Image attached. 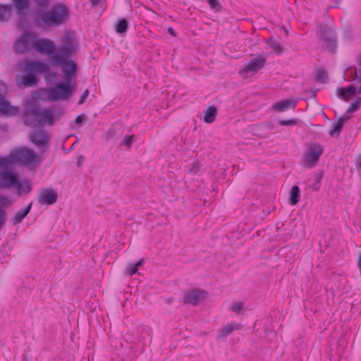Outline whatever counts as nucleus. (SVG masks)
<instances>
[{"mask_svg": "<svg viewBox=\"0 0 361 361\" xmlns=\"http://www.w3.org/2000/svg\"><path fill=\"white\" fill-rule=\"evenodd\" d=\"M81 163H82V160H81V159H80V160H78V162H77V165H78V166H80V165L81 164Z\"/></svg>", "mask_w": 361, "mask_h": 361, "instance_id": "nucleus-51", "label": "nucleus"}, {"mask_svg": "<svg viewBox=\"0 0 361 361\" xmlns=\"http://www.w3.org/2000/svg\"><path fill=\"white\" fill-rule=\"evenodd\" d=\"M143 264V259L140 260L135 264H128L126 269L128 271V274L130 276L135 274L138 268Z\"/></svg>", "mask_w": 361, "mask_h": 361, "instance_id": "nucleus-28", "label": "nucleus"}, {"mask_svg": "<svg viewBox=\"0 0 361 361\" xmlns=\"http://www.w3.org/2000/svg\"><path fill=\"white\" fill-rule=\"evenodd\" d=\"M323 153V148L319 144H312L309 148V152L305 155V166L312 167L318 161Z\"/></svg>", "mask_w": 361, "mask_h": 361, "instance_id": "nucleus-8", "label": "nucleus"}, {"mask_svg": "<svg viewBox=\"0 0 361 361\" xmlns=\"http://www.w3.org/2000/svg\"><path fill=\"white\" fill-rule=\"evenodd\" d=\"M58 193L56 190L49 188H42L40 190L37 197V202L40 204L51 205L56 202Z\"/></svg>", "mask_w": 361, "mask_h": 361, "instance_id": "nucleus-9", "label": "nucleus"}, {"mask_svg": "<svg viewBox=\"0 0 361 361\" xmlns=\"http://www.w3.org/2000/svg\"><path fill=\"white\" fill-rule=\"evenodd\" d=\"M361 106V97H357L350 104L348 109L347 110V113L349 112H355L359 109Z\"/></svg>", "mask_w": 361, "mask_h": 361, "instance_id": "nucleus-30", "label": "nucleus"}, {"mask_svg": "<svg viewBox=\"0 0 361 361\" xmlns=\"http://www.w3.org/2000/svg\"><path fill=\"white\" fill-rule=\"evenodd\" d=\"M38 159V155L32 149L23 147L8 157H0V168L11 169L15 163L28 166L35 164Z\"/></svg>", "mask_w": 361, "mask_h": 361, "instance_id": "nucleus-4", "label": "nucleus"}, {"mask_svg": "<svg viewBox=\"0 0 361 361\" xmlns=\"http://www.w3.org/2000/svg\"><path fill=\"white\" fill-rule=\"evenodd\" d=\"M0 171V188L9 189L16 184L18 176L9 169Z\"/></svg>", "mask_w": 361, "mask_h": 361, "instance_id": "nucleus-10", "label": "nucleus"}, {"mask_svg": "<svg viewBox=\"0 0 361 361\" xmlns=\"http://www.w3.org/2000/svg\"><path fill=\"white\" fill-rule=\"evenodd\" d=\"M342 0H334V7H337Z\"/></svg>", "mask_w": 361, "mask_h": 361, "instance_id": "nucleus-47", "label": "nucleus"}, {"mask_svg": "<svg viewBox=\"0 0 361 361\" xmlns=\"http://www.w3.org/2000/svg\"><path fill=\"white\" fill-rule=\"evenodd\" d=\"M241 328V324L238 323H231L223 327L219 331V336L221 338L226 337L231 334L235 330H238Z\"/></svg>", "mask_w": 361, "mask_h": 361, "instance_id": "nucleus-21", "label": "nucleus"}, {"mask_svg": "<svg viewBox=\"0 0 361 361\" xmlns=\"http://www.w3.org/2000/svg\"><path fill=\"white\" fill-rule=\"evenodd\" d=\"M93 6L98 5L100 0H90Z\"/></svg>", "mask_w": 361, "mask_h": 361, "instance_id": "nucleus-46", "label": "nucleus"}, {"mask_svg": "<svg viewBox=\"0 0 361 361\" xmlns=\"http://www.w3.org/2000/svg\"><path fill=\"white\" fill-rule=\"evenodd\" d=\"M297 122L295 119L293 118H291V119H288V120H279V124L281 126H295L296 125Z\"/></svg>", "mask_w": 361, "mask_h": 361, "instance_id": "nucleus-35", "label": "nucleus"}, {"mask_svg": "<svg viewBox=\"0 0 361 361\" xmlns=\"http://www.w3.org/2000/svg\"><path fill=\"white\" fill-rule=\"evenodd\" d=\"M6 212L3 209L0 208V229L6 221Z\"/></svg>", "mask_w": 361, "mask_h": 361, "instance_id": "nucleus-37", "label": "nucleus"}, {"mask_svg": "<svg viewBox=\"0 0 361 361\" xmlns=\"http://www.w3.org/2000/svg\"><path fill=\"white\" fill-rule=\"evenodd\" d=\"M89 90H85L84 91V92L82 93V94L81 95L80 98V100L78 102V104H82L85 102V99H87V97H88L89 95Z\"/></svg>", "mask_w": 361, "mask_h": 361, "instance_id": "nucleus-39", "label": "nucleus"}, {"mask_svg": "<svg viewBox=\"0 0 361 361\" xmlns=\"http://www.w3.org/2000/svg\"><path fill=\"white\" fill-rule=\"evenodd\" d=\"M205 298V292L200 289H190L185 290L183 294V300L185 303L192 305H197L202 300Z\"/></svg>", "mask_w": 361, "mask_h": 361, "instance_id": "nucleus-11", "label": "nucleus"}, {"mask_svg": "<svg viewBox=\"0 0 361 361\" xmlns=\"http://www.w3.org/2000/svg\"><path fill=\"white\" fill-rule=\"evenodd\" d=\"M316 79L322 83H326L329 81V77L326 71L323 68H318L316 71Z\"/></svg>", "mask_w": 361, "mask_h": 361, "instance_id": "nucleus-27", "label": "nucleus"}, {"mask_svg": "<svg viewBox=\"0 0 361 361\" xmlns=\"http://www.w3.org/2000/svg\"><path fill=\"white\" fill-rule=\"evenodd\" d=\"M201 172V165L199 162L194 161L190 169V173L192 174H198Z\"/></svg>", "mask_w": 361, "mask_h": 361, "instance_id": "nucleus-32", "label": "nucleus"}, {"mask_svg": "<svg viewBox=\"0 0 361 361\" xmlns=\"http://www.w3.org/2000/svg\"><path fill=\"white\" fill-rule=\"evenodd\" d=\"M217 114V109L214 106H210L204 113V121L207 123L214 121Z\"/></svg>", "mask_w": 361, "mask_h": 361, "instance_id": "nucleus-23", "label": "nucleus"}, {"mask_svg": "<svg viewBox=\"0 0 361 361\" xmlns=\"http://www.w3.org/2000/svg\"><path fill=\"white\" fill-rule=\"evenodd\" d=\"M75 84L65 80L57 82L54 86L47 90L48 99L51 102L68 100L75 90Z\"/></svg>", "mask_w": 361, "mask_h": 361, "instance_id": "nucleus-6", "label": "nucleus"}, {"mask_svg": "<svg viewBox=\"0 0 361 361\" xmlns=\"http://www.w3.org/2000/svg\"><path fill=\"white\" fill-rule=\"evenodd\" d=\"M128 21L124 19V18H122L121 20H119L116 25V30L118 33H123L124 32H126L127 30V28H128Z\"/></svg>", "mask_w": 361, "mask_h": 361, "instance_id": "nucleus-29", "label": "nucleus"}, {"mask_svg": "<svg viewBox=\"0 0 361 361\" xmlns=\"http://www.w3.org/2000/svg\"><path fill=\"white\" fill-rule=\"evenodd\" d=\"M357 266L360 269H361V254L359 255Z\"/></svg>", "mask_w": 361, "mask_h": 361, "instance_id": "nucleus-48", "label": "nucleus"}, {"mask_svg": "<svg viewBox=\"0 0 361 361\" xmlns=\"http://www.w3.org/2000/svg\"><path fill=\"white\" fill-rule=\"evenodd\" d=\"M12 203V201L8 200L6 197L0 195V206L1 209L2 207L11 206Z\"/></svg>", "mask_w": 361, "mask_h": 361, "instance_id": "nucleus-34", "label": "nucleus"}, {"mask_svg": "<svg viewBox=\"0 0 361 361\" xmlns=\"http://www.w3.org/2000/svg\"><path fill=\"white\" fill-rule=\"evenodd\" d=\"M17 109L10 105V103L5 99V97L0 99V113L5 115H13Z\"/></svg>", "mask_w": 361, "mask_h": 361, "instance_id": "nucleus-19", "label": "nucleus"}, {"mask_svg": "<svg viewBox=\"0 0 361 361\" xmlns=\"http://www.w3.org/2000/svg\"><path fill=\"white\" fill-rule=\"evenodd\" d=\"M39 7L45 8L47 6L49 0H33Z\"/></svg>", "mask_w": 361, "mask_h": 361, "instance_id": "nucleus-38", "label": "nucleus"}, {"mask_svg": "<svg viewBox=\"0 0 361 361\" xmlns=\"http://www.w3.org/2000/svg\"><path fill=\"white\" fill-rule=\"evenodd\" d=\"M38 78L35 75L29 73L26 75L18 76L16 78V83L18 87L20 88L35 87L38 84Z\"/></svg>", "mask_w": 361, "mask_h": 361, "instance_id": "nucleus-15", "label": "nucleus"}, {"mask_svg": "<svg viewBox=\"0 0 361 361\" xmlns=\"http://www.w3.org/2000/svg\"><path fill=\"white\" fill-rule=\"evenodd\" d=\"M266 62L264 54H251L248 61L239 70L238 74L243 79L250 78L265 66Z\"/></svg>", "mask_w": 361, "mask_h": 361, "instance_id": "nucleus-5", "label": "nucleus"}, {"mask_svg": "<svg viewBox=\"0 0 361 361\" xmlns=\"http://www.w3.org/2000/svg\"><path fill=\"white\" fill-rule=\"evenodd\" d=\"M358 80V82L360 84V85L359 87V89H358V93L361 94V79L360 80Z\"/></svg>", "mask_w": 361, "mask_h": 361, "instance_id": "nucleus-49", "label": "nucleus"}, {"mask_svg": "<svg viewBox=\"0 0 361 361\" xmlns=\"http://www.w3.org/2000/svg\"><path fill=\"white\" fill-rule=\"evenodd\" d=\"M30 139L38 148H43L47 147L49 136L44 130H38L30 134Z\"/></svg>", "mask_w": 361, "mask_h": 361, "instance_id": "nucleus-12", "label": "nucleus"}, {"mask_svg": "<svg viewBox=\"0 0 361 361\" xmlns=\"http://www.w3.org/2000/svg\"><path fill=\"white\" fill-rule=\"evenodd\" d=\"M18 14L29 8V0H11Z\"/></svg>", "mask_w": 361, "mask_h": 361, "instance_id": "nucleus-26", "label": "nucleus"}, {"mask_svg": "<svg viewBox=\"0 0 361 361\" xmlns=\"http://www.w3.org/2000/svg\"><path fill=\"white\" fill-rule=\"evenodd\" d=\"M23 69L25 72L35 75L48 72L49 66L42 61H29L25 62Z\"/></svg>", "mask_w": 361, "mask_h": 361, "instance_id": "nucleus-13", "label": "nucleus"}, {"mask_svg": "<svg viewBox=\"0 0 361 361\" xmlns=\"http://www.w3.org/2000/svg\"><path fill=\"white\" fill-rule=\"evenodd\" d=\"M86 121V116L85 114H80L79 116H78L75 120V122L76 123H84Z\"/></svg>", "mask_w": 361, "mask_h": 361, "instance_id": "nucleus-40", "label": "nucleus"}, {"mask_svg": "<svg viewBox=\"0 0 361 361\" xmlns=\"http://www.w3.org/2000/svg\"><path fill=\"white\" fill-rule=\"evenodd\" d=\"M13 188L15 189L16 194L21 196L29 194L32 191V185L28 178H25L20 180L18 177L16 184H14Z\"/></svg>", "mask_w": 361, "mask_h": 361, "instance_id": "nucleus-14", "label": "nucleus"}, {"mask_svg": "<svg viewBox=\"0 0 361 361\" xmlns=\"http://www.w3.org/2000/svg\"><path fill=\"white\" fill-rule=\"evenodd\" d=\"M208 2L212 8H215L218 5L217 0H208Z\"/></svg>", "mask_w": 361, "mask_h": 361, "instance_id": "nucleus-42", "label": "nucleus"}, {"mask_svg": "<svg viewBox=\"0 0 361 361\" xmlns=\"http://www.w3.org/2000/svg\"><path fill=\"white\" fill-rule=\"evenodd\" d=\"M54 114L49 109H41L36 103L30 104L24 112L25 125L35 128L47 124L52 126L54 123Z\"/></svg>", "mask_w": 361, "mask_h": 361, "instance_id": "nucleus-2", "label": "nucleus"}, {"mask_svg": "<svg viewBox=\"0 0 361 361\" xmlns=\"http://www.w3.org/2000/svg\"><path fill=\"white\" fill-rule=\"evenodd\" d=\"M273 49H274V51L273 52L278 54V55H281L283 53V47H272Z\"/></svg>", "mask_w": 361, "mask_h": 361, "instance_id": "nucleus-41", "label": "nucleus"}, {"mask_svg": "<svg viewBox=\"0 0 361 361\" xmlns=\"http://www.w3.org/2000/svg\"><path fill=\"white\" fill-rule=\"evenodd\" d=\"M300 197V190L298 185H293L290 191L289 202L291 205H295Z\"/></svg>", "mask_w": 361, "mask_h": 361, "instance_id": "nucleus-24", "label": "nucleus"}, {"mask_svg": "<svg viewBox=\"0 0 361 361\" xmlns=\"http://www.w3.org/2000/svg\"><path fill=\"white\" fill-rule=\"evenodd\" d=\"M18 25H19L20 27H22V26H23V23H22L21 21H19V22H18Z\"/></svg>", "mask_w": 361, "mask_h": 361, "instance_id": "nucleus-52", "label": "nucleus"}, {"mask_svg": "<svg viewBox=\"0 0 361 361\" xmlns=\"http://www.w3.org/2000/svg\"><path fill=\"white\" fill-rule=\"evenodd\" d=\"M355 78L357 80H361V70H357L355 68Z\"/></svg>", "mask_w": 361, "mask_h": 361, "instance_id": "nucleus-43", "label": "nucleus"}, {"mask_svg": "<svg viewBox=\"0 0 361 361\" xmlns=\"http://www.w3.org/2000/svg\"><path fill=\"white\" fill-rule=\"evenodd\" d=\"M357 92V88L355 85H349L346 87H341L336 90V94L338 97L343 99L345 101H348V99L355 95Z\"/></svg>", "mask_w": 361, "mask_h": 361, "instance_id": "nucleus-17", "label": "nucleus"}, {"mask_svg": "<svg viewBox=\"0 0 361 361\" xmlns=\"http://www.w3.org/2000/svg\"><path fill=\"white\" fill-rule=\"evenodd\" d=\"M350 116H343L339 119L331 124V128L329 130V135L332 137H338L341 132L343 124L350 119Z\"/></svg>", "mask_w": 361, "mask_h": 361, "instance_id": "nucleus-16", "label": "nucleus"}, {"mask_svg": "<svg viewBox=\"0 0 361 361\" xmlns=\"http://www.w3.org/2000/svg\"><path fill=\"white\" fill-rule=\"evenodd\" d=\"M171 301H172V299H171V298L167 300V302H168V303H171Z\"/></svg>", "mask_w": 361, "mask_h": 361, "instance_id": "nucleus-53", "label": "nucleus"}, {"mask_svg": "<svg viewBox=\"0 0 361 361\" xmlns=\"http://www.w3.org/2000/svg\"><path fill=\"white\" fill-rule=\"evenodd\" d=\"M6 92H7L6 85L3 82L0 81V99L4 97Z\"/></svg>", "mask_w": 361, "mask_h": 361, "instance_id": "nucleus-36", "label": "nucleus"}, {"mask_svg": "<svg viewBox=\"0 0 361 361\" xmlns=\"http://www.w3.org/2000/svg\"><path fill=\"white\" fill-rule=\"evenodd\" d=\"M32 206V202H30L26 208H22L18 210L14 216V221L16 223H20L23 219L30 212Z\"/></svg>", "mask_w": 361, "mask_h": 361, "instance_id": "nucleus-25", "label": "nucleus"}, {"mask_svg": "<svg viewBox=\"0 0 361 361\" xmlns=\"http://www.w3.org/2000/svg\"><path fill=\"white\" fill-rule=\"evenodd\" d=\"M32 47H13L16 54H25ZM37 52L47 56L49 65L51 66H61V71L64 80L75 83L78 65L76 61L70 59L75 51V47H32Z\"/></svg>", "mask_w": 361, "mask_h": 361, "instance_id": "nucleus-1", "label": "nucleus"}, {"mask_svg": "<svg viewBox=\"0 0 361 361\" xmlns=\"http://www.w3.org/2000/svg\"><path fill=\"white\" fill-rule=\"evenodd\" d=\"M134 141V135H126L122 140L121 145H123L126 146L128 148H130Z\"/></svg>", "mask_w": 361, "mask_h": 361, "instance_id": "nucleus-31", "label": "nucleus"}, {"mask_svg": "<svg viewBox=\"0 0 361 361\" xmlns=\"http://www.w3.org/2000/svg\"><path fill=\"white\" fill-rule=\"evenodd\" d=\"M331 51L332 53H334V54L336 53V47H331Z\"/></svg>", "mask_w": 361, "mask_h": 361, "instance_id": "nucleus-50", "label": "nucleus"}, {"mask_svg": "<svg viewBox=\"0 0 361 361\" xmlns=\"http://www.w3.org/2000/svg\"><path fill=\"white\" fill-rule=\"evenodd\" d=\"M70 16L68 8L61 4H54L46 12L37 11L36 18L44 25L55 27L64 23Z\"/></svg>", "mask_w": 361, "mask_h": 361, "instance_id": "nucleus-3", "label": "nucleus"}, {"mask_svg": "<svg viewBox=\"0 0 361 361\" xmlns=\"http://www.w3.org/2000/svg\"><path fill=\"white\" fill-rule=\"evenodd\" d=\"M243 307V302H233L231 305L230 310L235 313H239L242 310Z\"/></svg>", "mask_w": 361, "mask_h": 361, "instance_id": "nucleus-33", "label": "nucleus"}, {"mask_svg": "<svg viewBox=\"0 0 361 361\" xmlns=\"http://www.w3.org/2000/svg\"><path fill=\"white\" fill-rule=\"evenodd\" d=\"M296 106V101L284 99L276 103L273 109L278 111H284L288 109H294Z\"/></svg>", "mask_w": 361, "mask_h": 361, "instance_id": "nucleus-18", "label": "nucleus"}, {"mask_svg": "<svg viewBox=\"0 0 361 361\" xmlns=\"http://www.w3.org/2000/svg\"><path fill=\"white\" fill-rule=\"evenodd\" d=\"M356 61L361 67V52L356 56Z\"/></svg>", "mask_w": 361, "mask_h": 361, "instance_id": "nucleus-44", "label": "nucleus"}, {"mask_svg": "<svg viewBox=\"0 0 361 361\" xmlns=\"http://www.w3.org/2000/svg\"><path fill=\"white\" fill-rule=\"evenodd\" d=\"M62 45H78V41L75 32H66L61 39Z\"/></svg>", "mask_w": 361, "mask_h": 361, "instance_id": "nucleus-20", "label": "nucleus"}, {"mask_svg": "<svg viewBox=\"0 0 361 361\" xmlns=\"http://www.w3.org/2000/svg\"><path fill=\"white\" fill-rule=\"evenodd\" d=\"M168 32H169L171 35H173V36H176V32H175V30H174L172 27H169V28L168 29Z\"/></svg>", "mask_w": 361, "mask_h": 361, "instance_id": "nucleus-45", "label": "nucleus"}, {"mask_svg": "<svg viewBox=\"0 0 361 361\" xmlns=\"http://www.w3.org/2000/svg\"><path fill=\"white\" fill-rule=\"evenodd\" d=\"M12 6L10 4H0V22L7 21L11 15Z\"/></svg>", "mask_w": 361, "mask_h": 361, "instance_id": "nucleus-22", "label": "nucleus"}, {"mask_svg": "<svg viewBox=\"0 0 361 361\" xmlns=\"http://www.w3.org/2000/svg\"><path fill=\"white\" fill-rule=\"evenodd\" d=\"M14 45H55L48 39H39L32 31L25 32L15 42Z\"/></svg>", "mask_w": 361, "mask_h": 361, "instance_id": "nucleus-7", "label": "nucleus"}]
</instances>
